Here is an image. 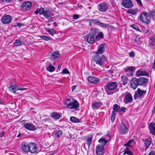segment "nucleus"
I'll return each mask as SVG.
<instances>
[{"mask_svg":"<svg viewBox=\"0 0 155 155\" xmlns=\"http://www.w3.org/2000/svg\"><path fill=\"white\" fill-rule=\"evenodd\" d=\"M106 59V57L104 55L95 54L92 57L93 61L101 67H103Z\"/></svg>","mask_w":155,"mask_h":155,"instance_id":"obj_1","label":"nucleus"},{"mask_svg":"<svg viewBox=\"0 0 155 155\" xmlns=\"http://www.w3.org/2000/svg\"><path fill=\"white\" fill-rule=\"evenodd\" d=\"M140 18L143 22L147 24L150 22L151 19L150 14L145 12H143L141 14Z\"/></svg>","mask_w":155,"mask_h":155,"instance_id":"obj_2","label":"nucleus"},{"mask_svg":"<svg viewBox=\"0 0 155 155\" xmlns=\"http://www.w3.org/2000/svg\"><path fill=\"white\" fill-rule=\"evenodd\" d=\"M8 89L11 92L13 93L15 95L18 94V90L23 91L27 89L25 88H21L18 85H12L9 87Z\"/></svg>","mask_w":155,"mask_h":155,"instance_id":"obj_3","label":"nucleus"},{"mask_svg":"<svg viewBox=\"0 0 155 155\" xmlns=\"http://www.w3.org/2000/svg\"><path fill=\"white\" fill-rule=\"evenodd\" d=\"M32 3L30 1L24 2L21 6V10L23 12L28 11L31 8Z\"/></svg>","mask_w":155,"mask_h":155,"instance_id":"obj_4","label":"nucleus"},{"mask_svg":"<svg viewBox=\"0 0 155 155\" xmlns=\"http://www.w3.org/2000/svg\"><path fill=\"white\" fill-rule=\"evenodd\" d=\"M106 89L109 91H114L117 87V83L115 82H110L108 83L105 86Z\"/></svg>","mask_w":155,"mask_h":155,"instance_id":"obj_5","label":"nucleus"},{"mask_svg":"<svg viewBox=\"0 0 155 155\" xmlns=\"http://www.w3.org/2000/svg\"><path fill=\"white\" fill-rule=\"evenodd\" d=\"M135 69L134 66H127L124 68V72L128 76H131L133 75V73L134 72Z\"/></svg>","mask_w":155,"mask_h":155,"instance_id":"obj_6","label":"nucleus"},{"mask_svg":"<svg viewBox=\"0 0 155 155\" xmlns=\"http://www.w3.org/2000/svg\"><path fill=\"white\" fill-rule=\"evenodd\" d=\"M109 7L108 5L106 3H102L98 5V8L100 12H104L107 11Z\"/></svg>","mask_w":155,"mask_h":155,"instance_id":"obj_7","label":"nucleus"},{"mask_svg":"<svg viewBox=\"0 0 155 155\" xmlns=\"http://www.w3.org/2000/svg\"><path fill=\"white\" fill-rule=\"evenodd\" d=\"M128 128L127 127L126 125L123 123H121L120 124L119 128V133L122 135L124 134L127 133Z\"/></svg>","mask_w":155,"mask_h":155,"instance_id":"obj_8","label":"nucleus"},{"mask_svg":"<svg viewBox=\"0 0 155 155\" xmlns=\"http://www.w3.org/2000/svg\"><path fill=\"white\" fill-rule=\"evenodd\" d=\"M105 138L106 139L101 138L98 140V142L102 143L104 146L108 142V141L110 140L111 137L110 134H107L105 135Z\"/></svg>","mask_w":155,"mask_h":155,"instance_id":"obj_9","label":"nucleus"},{"mask_svg":"<svg viewBox=\"0 0 155 155\" xmlns=\"http://www.w3.org/2000/svg\"><path fill=\"white\" fill-rule=\"evenodd\" d=\"M24 127L28 130L34 131L37 130V127L33 124L31 123H28L24 124Z\"/></svg>","mask_w":155,"mask_h":155,"instance_id":"obj_10","label":"nucleus"},{"mask_svg":"<svg viewBox=\"0 0 155 155\" xmlns=\"http://www.w3.org/2000/svg\"><path fill=\"white\" fill-rule=\"evenodd\" d=\"M121 4L126 8H132L134 6L133 4L130 0H123Z\"/></svg>","mask_w":155,"mask_h":155,"instance_id":"obj_11","label":"nucleus"},{"mask_svg":"<svg viewBox=\"0 0 155 155\" xmlns=\"http://www.w3.org/2000/svg\"><path fill=\"white\" fill-rule=\"evenodd\" d=\"M12 19V17L9 15L3 16L1 19V21L3 24L9 23Z\"/></svg>","mask_w":155,"mask_h":155,"instance_id":"obj_12","label":"nucleus"},{"mask_svg":"<svg viewBox=\"0 0 155 155\" xmlns=\"http://www.w3.org/2000/svg\"><path fill=\"white\" fill-rule=\"evenodd\" d=\"M104 147L103 145H99L96 147V153L97 155H103L104 153Z\"/></svg>","mask_w":155,"mask_h":155,"instance_id":"obj_13","label":"nucleus"},{"mask_svg":"<svg viewBox=\"0 0 155 155\" xmlns=\"http://www.w3.org/2000/svg\"><path fill=\"white\" fill-rule=\"evenodd\" d=\"M146 93V91H141L140 88H138L137 91L135 92V94L134 95V99H136L137 97H141L143 94H145Z\"/></svg>","mask_w":155,"mask_h":155,"instance_id":"obj_14","label":"nucleus"},{"mask_svg":"<svg viewBox=\"0 0 155 155\" xmlns=\"http://www.w3.org/2000/svg\"><path fill=\"white\" fill-rule=\"evenodd\" d=\"M105 44L103 43L100 44L98 47L97 51L95 53V54H100L105 51Z\"/></svg>","mask_w":155,"mask_h":155,"instance_id":"obj_15","label":"nucleus"},{"mask_svg":"<svg viewBox=\"0 0 155 155\" xmlns=\"http://www.w3.org/2000/svg\"><path fill=\"white\" fill-rule=\"evenodd\" d=\"M133 99L132 95L130 93H128L125 95L124 99L123 102L125 104L131 103L133 101Z\"/></svg>","mask_w":155,"mask_h":155,"instance_id":"obj_16","label":"nucleus"},{"mask_svg":"<svg viewBox=\"0 0 155 155\" xmlns=\"http://www.w3.org/2000/svg\"><path fill=\"white\" fill-rule=\"evenodd\" d=\"M139 85L137 79L134 78L130 81V85L133 89H136Z\"/></svg>","mask_w":155,"mask_h":155,"instance_id":"obj_17","label":"nucleus"},{"mask_svg":"<svg viewBox=\"0 0 155 155\" xmlns=\"http://www.w3.org/2000/svg\"><path fill=\"white\" fill-rule=\"evenodd\" d=\"M87 80L89 82L94 84H96L98 83L100 81V79L99 78L93 76L88 77Z\"/></svg>","mask_w":155,"mask_h":155,"instance_id":"obj_18","label":"nucleus"},{"mask_svg":"<svg viewBox=\"0 0 155 155\" xmlns=\"http://www.w3.org/2000/svg\"><path fill=\"white\" fill-rule=\"evenodd\" d=\"M71 106L69 107L68 108L76 110L79 106V104L77 101L76 100H73L71 101Z\"/></svg>","mask_w":155,"mask_h":155,"instance_id":"obj_19","label":"nucleus"},{"mask_svg":"<svg viewBox=\"0 0 155 155\" xmlns=\"http://www.w3.org/2000/svg\"><path fill=\"white\" fill-rule=\"evenodd\" d=\"M95 37L92 34H89L87 35V41L88 43L93 44L94 42Z\"/></svg>","mask_w":155,"mask_h":155,"instance_id":"obj_20","label":"nucleus"},{"mask_svg":"<svg viewBox=\"0 0 155 155\" xmlns=\"http://www.w3.org/2000/svg\"><path fill=\"white\" fill-rule=\"evenodd\" d=\"M37 149L36 145L35 143H29V151L31 153H35L36 152Z\"/></svg>","mask_w":155,"mask_h":155,"instance_id":"obj_21","label":"nucleus"},{"mask_svg":"<svg viewBox=\"0 0 155 155\" xmlns=\"http://www.w3.org/2000/svg\"><path fill=\"white\" fill-rule=\"evenodd\" d=\"M137 80L139 85L145 84L148 82V79L143 77L139 78Z\"/></svg>","mask_w":155,"mask_h":155,"instance_id":"obj_22","label":"nucleus"},{"mask_svg":"<svg viewBox=\"0 0 155 155\" xmlns=\"http://www.w3.org/2000/svg\"><path fill=\"white\" fill-rule=\"evenodd\" d=\"M50 58L52 60H54L59 57L60 54L59 52L57 51H54L52 53L50 52Z\"/></svg>","mask_w":155,"mask_h":155,"instance_id":"obj_23","label":"nucleus"},{"mask_svg":"<svg viewBox=\"0 0 155 155\" xmlns=\"http://www.w3.org/2000/svg\"><path fill=\"white\" fill-rule=\"evenodd\" d=\"M21 147L22 150L25 152H28L29 150V144L26 143H23L21 145Z\"/></svg>","mask_w":155,"mask_h":155,"instance_id":"obj_24","label":"nucleus"},{"mask_svg":"<svg viewBox=\"0 0 155 155\" xmlns=\"http://www.w3.org/2000/svg\"><path fill=\"white\" fill-rule=\"evenodd\" d=\"M140 76H145L149 77L147 72L144 71H139L136 72V76L139 77Z\"/></svg>","mask_w":155,"mask_h":155,"instance_id":"obj_25","label":"nucleus"},{"mask_svg":"<svg viewBox=\"0 0 155 155\" xmlns=\"http://www.w3.org/2000/svg\"><path fill=\"white\" fill-rule=\"evenodd\" d=\"M143 140L147 148H149L151 143L152 140L151 138H147L145 139H143Z\"/></svg>","mask_w":155,"mask_h":155,"instance_id":"obj_26","label":"nucleus"},{"mask_svg":"<svg viewBox=\"0 0 155 155\" xmlns=\"http://www.w3.org/2000/svg\"><path fill=\"white\" fill-rule=\"evenodd\" d=\"M149 129L151 133L155 136V124L151 123L149 125Z\"/></svg>","mask_w":155,"mask_h":155,"instance_id":"obj_27","label":"nucleus"},{"mask_svg":"<svg viewBox=\"0 0 155 155\" xmlns=\"http://www.w3.org/2000/svg\"><path fill=\"white\" fill-rule=\"evenodd\" d=\"M139 9L137 8L130 9L127 10V13L131 14L133 15H136Z\"/></svg>","mask_w":155,"mask_h":155,"instance_id":"obj_28","label":"nucleus"},{"mask_svg":"<svg viewBox=\"0 0 155 155\" xmlns=\"http://www.w3.org/2000/svg\"><path fill=\"white\" fill-rule=\"evenodd\" d=\"M89 25L91 26L92 25H98L100 22L98 21L97 19H89Z\"/></svg>","mask_w":155,"mask_h":155,"instance_id":"obj_29","label":"nucleus"},{"mask_svg":"<svg viewBox=\"0 0 155 155\" xmlns=\"http://www.w3.org/2000/svg\"><path fill=\"white\" fill-rule=\"evenodd\" d=\"M102 105V103L101 102H97L95 101L92 103V107L95 109L98 108Z\"/></svg>","mask_w":155,"mask_h":155,"instance_id":"obj_30","label":"nucleus"},{"mask_svg":"<svg viewBox=\"0 0 155 155\" xmlns=\"http://www.w3.org/2000/svg\"><path fill=\"white\" fill-rule=\"evenodd\" d=\"M70 120L72 122L75 123H81L82 122V120L79 119L75 117H70Z\"/></svg>","mask_w":155,"mask_h":155,"instance_id":"obj_31","label":"nucleus"},{"mask_svg":"<svg viewBox=\"0 0 155 155\" xmlns=\"http://www.w3.org/2000/svg\"><path fill=\"white\" fill-rule=\"evenodd\" d=\"M51 116L54 119L58 120L60 118L61 115L59 113L53 112L51 114Z\"/></svg>","mask_w":155,"mask_h":155,"instance_id":"obj_32","label":"nucleus"},{"mask_svg":"<svg viewBox=\"0 0 155 155\" xmlns=\"http://www.w3.org/2000/svg\"><path fill=\"white\" fill-rule=\"evenodd\" d=\"M95 39L97 40H99L100 39L103 38L104 37V35L102 32H99L95 36Z\"/></svg>","mask_w":155,"mask_h":155,"instance_id":"obj_33","label":"nucleus"},{"mask_svg":"<svg viewBox=\"0 0 155 155\" xmlns=\"http://www.w3.org/2000/svg\"><path fill=\"white\" fill-rule=\"evenodd\" d=\"M91 31H92V33L91 34H92L94 35V36H95L97 35V34H98L99 32V30L98 28H94V29L91 28L90 29Z\"/></svg>","mask_w":155,"mask_h":155,"instance_id":"obj_34","label":"nucleus"},{"mask_svg":"<svg viewBox=\"0 0 155 155\" xmlns=\"http://www.w3.org/2000/svg\"><path fill=\"white\" fill-rule=\"evenodd\" d=\"M46 69L48 71L50 72H52L54 71L55 68L52 66L51 64H50L49 65L48 67Z\"/></svg>","mask_w":155,"mask_h":155,"instance_id":"obj_35","label":"nucleus"},{"mask_svg":"<svg viewBox=\"0 0 155 155\" xmlns=\"http://www.w3.org/2000/svg\"><path fill=\"white\" fill-rule=\"evenodd\" d=\"M71 101L70 99H66L65 100V104L67 105V108H68L69 107L71 106Z\"/></svg>","mask_w":155,"mask_h":155,"instance_id":"obj_36","label":"nucleus"},{"mask_svg":"<svg viewBox=\"0 0 155 155\" xmlns=\"http://www.w3.org/2000/svg\"><path fill=\"white\" fill-rule=\"evenodd\" d=\"M120 107L117 104H114L113 106V110H114L115 111L118 112V110L120 109Z\"/></svg>","mask_w":155,"mask_h":155,"instance_id":"obj_37","label":"nucleus"},{"mask_svg":"<svg viewBox=\"0 0 155 155\" xmlns=\"http://www.w3.org/2000/svg\"><path fill=\"white\" fill-rule=\"evenodd\" d=\"M45 29L51 35H53L56 33V31L54 29H50L49 28H45Z\"/></svg>","mask_w":155,"mask_h":155,"instance_id":"obj_38","label":"nucleus"},{"mask_svg":"<svg viewBox=\"0 0 155 155\" xmlns=\"http://www.w3.org/2000/svg\"><path fill=\"white\" fill-rule=\"evenodd\" d=\"M21 44V41L20 40H16L15 41L14 45L15 46H20Z\"/></svg>","mask_w":155,"mask_h":155,"instance_id":"obj_39","label":"nucleus"},{"mask_svg":"<svg viewBox=\"0 0 155 155\" xmlns=\"http://www.w3.org/2000/svg\"><path fill=\"white\" fill-rule=\"evenodd\" d=\"M122 81H123V84L124 85H125L127 84V77L122 76L121 77Z\"/></svg>","mask_w":155,"mask_h":155,"instance_id":"obj_40","label":"nucleus"},{"mask_svg":"<svg viewBox=\"0 0 155 155\" xmlns=\"http://www.w3.org/2000/svg\"><path fill=\"white\" fill-rule=\"evenodd\" d=\"M92 140V137H91L89 138L87 140V143L88 145V148H89L90 145L91 143V141Z\"/></svg>","mask_w":155,"mask_h":155,"instance_id":"obj_41","label":"nucleus"},{"mask_svg":"<svg viewBox=\"0 0 155 155\" xmlns=\"http://www.w3.org/2000/svg\"><path fill=\"white\" fill-rule=\"evenodd\" d=\"M115 114L116 113H115V112L113 111L112 113L111 117V120L112 122H114V120L115 119Z\"/></svg>","mask_w":155,"mask_h":155,"instance_id":"obj_42","label":"nucleus"},{"mask_svg":"<svg viewBox=\"0 0 155 155\" xmlns=\"http://www.w3.org/2000/svg\"><path fill=\"white\" fill-rule=\"evenodd\" d=\"M134 141V140L133 139L130 140L126 143L124 144V146H128L129 147H131L132 146L130 145V144L132 142Z\"/></svg>","mask_w":155,"mask_h":155,"instance_id":"obj_43","label":"nucleus"},{"mask_svg":"<svg viewBox=\"0 0 155 155\" xmlns=\"http://www.w3.org/2000/svg\"><path fill=\"white\" fill-rule=\"evenodd\" d=\"M40 38L44 40H45L46 41H48L50 39V38H49V37H48L47 36L44 35L41 36H40Z\"/></svg>","mask_w":155,"mask_h":155,"instance_id":"obj_44","label":"nucleus"},{"mask_svg":"<svg viewBox=\"0 0 155 155\" xmlns=\"http://www.w3.org/2000/svg\"><path fill=\"white\" fill-rule=\"evenodd\" d=\"M56 134L58 137H61L62 134V133L61 130H58L56 131Z\"/></svg>","mask_w":155,"mask_h":155,"instance_id":"obj_45","label":"nucleus"},{"mask_svg":"<svg viewBox=\"0 0 155 155\" xmlns=\"http://www.w3.org/2000/svg\"><path fill=\"white\" fill-rule=\"evenodd\" d=\"M128 154L130 155H133L130 152L129 150V148L127 147H126L125 149L124 152V154Z\"/></svg>","mask_w":155,"mask_h":155,"instance_id":"obj_46","label":"nucleus"},{"mask_svg":"<svg viewBox=\"0 0 155 155\" xmlns=\"http://www.w3.org/2000/svg\"><path fill=\"white\" fill-rule=\"evenodd\" d=\"M98 25L103 28H107L108 26L107 25L101 23L100 22Z\"/></svg>","mask_w":155,"mask_h":155,"instance_id":"obj_47","label":"nucleus"},{"mask_svg":"<svg viewBox=\"0 0 155 155\" xmlns=\"http://www.w3.org/2000/svg\"><path fill=\"white\" fill-rule=\"evenodd\" d=\"M149 14L150 15H151L152 17H155V10L153 11H150Z\"/></svg>","mask_w":155,"mask_h":155,"instance_id":"obj_48","label":"nucleus"},{"mask_svg":"<svg viewBox=\"0 0 155 155\" xmlns=\"http://www.w3.org/2000/svg\"><path fill=\"white\" fill-rule=\"evenodd\" d=\"M50 13L49 11H45L43 15L45 17H46L48 15H50Z\"/></svg>","mask_w":155,"mask_h":155,"instance_id":"obj_49","label":"nucleus"},{"mask_svg":"<svg viewBox=\"0 0 155 155\" xmlns=\"http://www.w3.org/2000/svg\"><path fill=\"white\" fill-rule=\"evenodd\" d=\"M62 73L63 74H66L69 73V72L68 69L67 68H65L63 69Z\"/></svg>","mask_w":155,"mask_h":155,"instance_id":"obj_50","label":"nucleus"},{"mask_svg":"<svg viewBox=\"0 0 155 155\" xmlns=\"http://www.w3.org/2000/svg\"><path fill=\"white\" fill-rule=\"evenodd\" d=\"M39 13L40 14H43L44 11H45L44 9L42 7L40 8L39 9H38Z\"/></svg>","mask_w":155,"mask_h":155,"instance_id":"obj_51","label":"nucleus"},{"mask_svg":"<svg viewBox=\"0 0 155 155\" xmlns=\"http://www.w3.org/2000/svg\"><path fill=\"white\" fill-rule=\"evenodd\" d=\"M153 38H152L149 41V45L150 46H153L155 45L154 43L153 42Z\"/></svg>","mask_w":155,"mask_h":155,"instance_id":"obj_52","label":"nucleus"},{"mask_svg":"<svg viewBox=\"0 0 155 155\" xmlns=\"http://www.w3.org/2000/svg\"><path fill=\"white\" fill-rule=\"evenodd\" d=\"M131 27L135 30L138 31L139 30V28L137 25H131Z\"/></svg>","mask_w":155,"mask_h":155,"instance_id":"obj_53","label":"nucleus"},{"mask_svg":"<svg viewBox=\"0 0 155 155\" xmlns=\"http://www.w3.org/2000/svg\"><path fill=\"white\" fill-rule=\"evenodd\" d=\"M129 56L130 57H134L135 56V53L133 51L130 52L129 53Z\"/></svg>","mask_w":155,"mask_h":155,"instance_id":"obj_54","label":"nucleus"},{"mask_svg":"<svg viewBox=\"0 0 155 155\" xmlns=\"http://www.w3.org/2000/svg\"><path fill=\"white\" fill-rule=\"evenodd\" d=\"M50 15H53L50 14L49 15H48L46 17H45V18L48 19L49 20H51L52 19V18L51 17Z\"/></svg>","mask_w":155,"mask_h":155,"instance_id":"obj_55","label":"nucleus"},{"mask_svg":"<svg viewBox=\"0 0 155 155\" xmlns=\"http://www.w3.org/2000/svg\"><path fill=\"white\" fill-rule=\"evenodd\" d=\"M79 17V15L77 14H74L73 16V18L75 19H78Z\"/></svg>","mask_w":155,"mask_h":155,"instance_id":"obj_56","label":"nucleus"},{"mask_svg":"<svg viewBox=\"0 0 155 155\" xmlns=\"http://www.w3.org/2000/svg\"><path fill=\"white\" fill-rule=\"evenodd\" d=\"M137 2V4L140 6H142V3L141 0H135Z\"/></svg>","mask_w":155,"mask_h":155,"instance_id":"obj_57","label":"nucleus"},{"mask_svg":"<svg viewBox=\"0 0 155 155\" xmlns=\"http://www.w3.org/2000/svg\"><path fill=\"white\" fill-rule=\"evenodd\" d=\"M126 109V108L124 107H122L120 109V111L125 112V110Z\"/></svg>","mask_w":155,"mask_h":155,"instance_id":"obj_58","label":"nucleus"},{"mask_svg":"<svg viewBox=\"0 0 155 155\" xmlns=\"http://www.w3.org/2000/svg\"><path fill=\"white\" fill-rule=\"evenodd\" d=\"M148 155H155V151H152L150 152Z\"/></svg>","mask_w":155,"mask_h":155,"instance_id":"obj_59","label":"nucleus"},{"mask_svg":"<svg viewBox=\"0 0 155 155\" xmlns=\"http://www.w3.org/2000/svg\"><path fill=\"white\" fill-rule=\"evenodd\" d=\"M76 86L75 85H73L72 87V91H73L75 89Z\"/></svg>","mask_w":155,"mask_h":155,"instance_id":"obj_60","label":"nucleus"},{"mask_svg":"<svg viewBox=\"0 0 155 155\" xmlns=\"http://www.w3.org/2000/svg\"><path fill=\"white\" fill-rule=\"evenodd\" d=\"M34 13L35 14H38V13H39L38 9H37L34 12Z\"/></svg>","mask_w":155,"mask_h":155,"instance_id":"obj_61","label":"nucleus"},{"mask_svg":"<svg viewBox=\"0 0 155 155\" xmlns=\"http://www.w3.org/2000/svg\"><path fill=\"white\" fill-rule=\"evenodd\" d=\"M17 25L18 26L20 27L21 26V25H22V24L19 23H17Z\"/></svg>","mask_w":155,"mask_h":155,"instance_id":"obj_62","label":"nucleus"},{"mask_svg":"<svg viewBox=\"0 0 155 155\" xmlns=\"http://www.w3.org/2000/svg\"><path fill=\"white\" fill-rule=\"evenodd\" d=\"M152 68L155 69V59L154 60V63L153 65Z\"/></svg>","mask_w":155,"mask_h":155,"instance_id":"obj_63","label":"nucleus"},{"mask_svg":"<svg viewBox=\"0 0 155 155\" xmlns=\"http://www.w3.org/2000/svg\"><path fill=\"white\" fill-rule=\"evenodd\" d=\"M53 25L55 27H57L58 26L56 22H54L53 23Z\"/></svg>","mask_w":155,"mask_h":155,"instance_id":"obj_64","label":"nucleus"}]
</instances>
